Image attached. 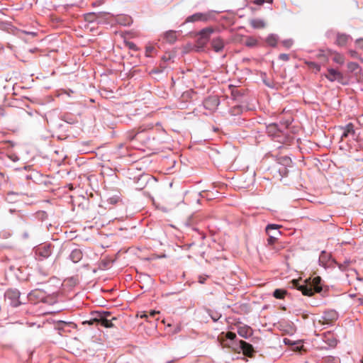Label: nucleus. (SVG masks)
<instances>
[{
    "label": "nucleus",
    "mask_w": 363,
    "mask_h": 363,
    "mask_svg": "<svg viewBox=\"0 0 363 363\" xmlns=\"http://www.w3.org/2000/svg\"><path fill=\"white\" fill-rule=\"evenodd\" d=\"M222 335H224V337L226 340H230V341H236V334L233 332H228L226 333H222Z\"/></svg>",
    "instance_id": "nucleus-29"
},
{
    "label": "nucleus",
    "mask_w": 363,
    "mask_h": 363,
    "mask_svg": "<svg viewBox=\"0 0 363 363\" xmlns=\"http://www.w3.org/2000/svg\"><path fill=\"white\" fill-rule=\"evenodd\" d=\"M321 363H340V360L337 357L326 356L323 357Z\"/></svg>",
    "instance_id": "nucleus-25"
},
{
    "label": "nucleus",
    "mask_w": 363,
    "mask_h": 363,
    "mask_svg": "<svg viewBox=\"0 0 363 363\" xmlns=\"http://www.w3.org/2000/svg\"><path fill=\"white\" fill-rule=\"evenodd\" d=\"M267 133L274 137L277 138L279 136V130L277 124H271L267 128Z\"/></svg>",
    "instance_id": "nucleus-22"
},
{
    "label": "nucleus",
    "mask_w": 363,
    "mask_h": 363,
    "mask_svg": "<svg viewBox=\"0 0 363 363\" xmlns=\"http://www.w3.org/2000/svg\"><path fill=\"white\" fill-rule=\"evenodd\" d=\"M159 313V311H151L149 314H145L144 315L141 316L142 318L143 317H145L146 318H155V316Z\"/></svg>",
    "instance_id": "nucleus-36"
},
{
    "label": "nucleus",
    "mask_w": 363,
    "mask_h": 363,
    "mask_svg": "<svg viewBox=\"0 0 363 363\" xmlns=\"http://www.w3.org/2000/svg\"><path fill=\"white\" fill-rule=\"evenodd\" d=\"M213 321H216L218 318H216V316L212 317Z\"/></svg>",
    "instance_id": "nucleus-48"
},
{
    "label": "nucleus",
    "mask_w": 363,
    "mask_h": 363,
    "mask_svg": "<svg viewBox=\"0 0 363 363\" xmlns=\"http://www.w3.org/2000/svg\"><path fill=\"white\" fill-rule=\"evenodd\" d=\"M325 77L330 82L337 81L341 82L343 79L342 74L337 70L330 68L328 69V73L325 74Z\"/></svg>",
    "instance_id": "nucleus-15"
},
{
    "label": "nucleus",
    "mask_w": 363,
    "mask_h": 363,
    "mask_svg": "<svg viewBox=\"0 0 363 363\" xmlns=\"http://www.w3.org/2000/svg\"><path fill=\"white\" fill-rule=\"evenodd\" d=\"M273 0H254L253 3L256 5H263L264 3L272 4Z\"/></svg>",
    "instance_id": "nucleus-35"
},
{
    "label": "nucleus",
    "mask_w": 363,
    "mask_h": 363,
    "mask_svg": "<svg viewBox=\"0 0 363 363\" xmlns=\"http://www.w3.org/2000/svg\"><path fill=\"white\" fill-rule=\"evenodd\" d=\"M82 257L83 252L79 248L72 249L69 256V259L74 263L79 262L82 259Z\"/></svg>",
    "instance_id": "nucleus-19"
},
{
    "label": "nucleus",
    "mask_w": 363,
    "mask_h": 363,
    "mask_svg": "<svg viewBox=\"0 0 363 363\" xmlns=\"http://www.w3.org/2000/svg\"><path fill=\"white\" fill-rule=\"evenodd\" d=\"M333 61L339 65H342L345 62L344 57L337 53L333 57Z\"/></svg>",
    "instance_id": "nucleus-31"
},
{
    "label": "nucleus",
    "mask_w": 363,
    "mask_h": 363,
    "mask_svg": "<svg viewBox=\"0 0 363 363\" xmlns=\"http://www.w3.org/2000/svg\"><path fill=\"white\" fill-rule=\"evenodd\" d=\"M128 48L130 49V50H137V46L135 43L130 42V43H128Z\"/></svg>",
    "instance_id": "nucleus-42"
},
{
    "label": "nucleus",
    "mask_w": 363,
    "mask_h": 363,
    "mask_svg": "<svg viewBox=\"0 0 363 363\" xmlns=\"http://www.w3.org/2000/svg\"><path fill=\"white\" fill-rule=\"evenodd\" d=\"M46 292L43 290L35 289L32 290L28 294V299L29 301L33 303H37L39 302H43V299L45 298Z\"/></svg>",
    "instance_id": "nucleus-11"
},
{
    "label": "nucleus",
    "mask_w": 363,
    "mask_h": 363,
    "mask_svg": "<svg viewBox=\"0 0 363 363\" xmlns=\"http://www.w3.org/2000/svg\"><path fill=\"white\" fill-rule=\"evenodd\" d=\"M96 311H93L91 312V318L89 320H84L82 322V324L83 325H86V324H88L89 325H99V318L94 315V313H96Z\"/></svg>",
    "instance_id": "nucleus-24"
},
{
    "label": "nucleus",
    "mask_w": 363,
    "mask_h": 363,
    "mask_svg": "<svg viewBox=\"0 0 363 363\" xmlns=\"http://www.w3.org/2000/svg\"><path fill=\"white\" fill-rule=\"evenodd\" d=\"M243 111V107L242 106H240V105H236V106H233L229 112L230 113V115L232 116H238V115H240V113H242Z\"/></svg>",
    "instance_id": "nucleus-26"
},
{
    "label": "nucleus",
    "mask_w": 363,
    "mask_h": 363,
    "mask_svg": "<svg viewBox=\"0 0 363 363\" xmlns=\"http://www.w3.org/2000/svg\"><path fill=\"white\" fill-rule=\"evenodd\" d=\"M55 302H56V300L54 296H50V295H47V294L45 295V298L43 301V303H45L49 304V305H52Z\"/></svg>",
    "instance_id": "nucleus-30"
},
{
    "label": "nucleus",
    "mask_w": 363,
    "mask_h": 363,
    "mask_svg": "<svg viewBox=\"0 0 363 363\" xmlns=\"http://www.w3.org/2000/svg\"><path fill=\"white\" fill-rule=\"evenodd\" d=\"M320 265L326 268L330 267L332 263H335V260L332 258L331 255L327 253L325 251H322L318 259Z\"/></svg>",
    "instance_id": "nucleus-13"
},
{
    "label": "nucleus",
    "mask_w": 363,
    "mask_h": 363,
    "mask_svg": "<svg viewBox=\"0 0 363 363\" xmlns=\"http://www.w3.org/2000/svg\"><path fill=\"white\" fill-rule=\"evenodd\" d=\"M279 59L283 61H288L289 60V56L287 54H280L279 56Z\"/></svg>",
    "instance_id": "nucleus-39"
},
{
    "label": "nucleus",
    "mask_w": 363,
    "mask_h": 363,
    "mask_svg": "<svg viewBox=\"0 0 363 363\" xmlns=\"http://www.w3.org/2000/svg\"><path fill=\"white\" fill-rule=\"evenodd\" d=\"M308 67L315 69L316 72L320 71V65L315 62H307Z\"/></svg>",
    "instance_id": "nucleus-32"
},
{
    "label": "nucleus",
    "mask_w": 363,
    "mask_h": 363,
    "mask_svg": "<svg viewBox=\"0 0 363 363\" xmlns=\"http://www.w3.org/2000/svg\"><path fill=\"white\" fill-rule=\"evenodd\" d=\"M290 342H291V341H290L289 340H288V339H286V338H285V339H284V343H285L286 345H287V344H290Z\"/></svg>",
    "instance_id": "nucleus-45"
},
{
    "label": "nucleus",
    "mask_w": 363,
    "mask_h": 363,
    "mask_svg": "<svg viewBox=\"0 0 363 363\" xmlns=\"http://www.w3.org/2000/svg\"><path fill=\"white\" fill-rule=\"evenodd\" d=\"M208 276L203 277V276H199V282L201 284H204L206 280L207 279Z\"/></svg>",
    "instance_id": "nucleus-43"
},
{
    "label": "nucleus",
    "mask_w": 363,
    "mask_h": 363,
    "mask_svg": "<svg viewBox=\"0 0 363 363\" xmlns=\"http://www.w3.org/2000/svg\"><path fill=\"white\" fill-rule=\"evenodd\" d=\"M116 22L121 26H128L132 24L133 19L130 16L122 14L117 16Z\"/></svg>",
    "instance_id": "nucleus-21"
},
{
    "label": "nucleus",
    "mask_w": 363,
    "mask_h": 363,
    "mask_svg": "<svg viewBox=\"0 0 363 363\" xmlns=\"http://www.w3.org/2000/svg\"><path fill=\"white\" fill-rule=\"evenodd\" d=\"M36 258L38 260H43L49 257L52 254L51 245L45 244L38 246L35 251Z\"/></svg>",
    "instance_id": "nucleus-8"
},
{
    "label": "nucleus",
    "mask_w": 363,
    "mask_h": 363,
    "mask_svg": "<svg viewBox=\"0 0 363 363\" xmlns=\"http://www.w3.org/2000/svg\"><path fill=\"white\" fill-rule=\"evenodd\" d=\"M21 293L16 289H8L5 292V298L9 301V304L13 307H18L21 304L20 301Z\"/></svg>",
    "instance_id": "nucleus-5"
},
{
    "label": "nucleus",
    "mask_w": 363,
    "mask_h": 363,
    "mask_svg": "<svg viewBox=\"0 0 363 363\" xmlns=\"http://www.w3.org/2000/svg\"><path fill=\"white\" fill-rule=\"evenodd\" d=\"M321 281L322 279L320 277H315L308 283L299 284L296 281L294 286L298 291H301L304 296H311L313 295L314 293H319L322 291Z\"/></svg>",
    "instance_id": "nucleus-1"
},
{
    "label": "nucleus",
    "mask_w": 363,
    "mask_h": 363,
    "mask_svg": "<svg viewBox=\"0 0 363 363\" xmlns=\"http://www.w3.org/2000/svg\"><path fill=\"white\" fill-rule=\"evenodd\" d=\"M155 50L154 47L150 46L146 48V55L147 57H151L152 52Z\"/></svg>",
    "instance_id": "nucleus-37"
},
{
    "label": "nucleus",
    "mask_w": 363,
    "mask_h": 363,
    "mask_svg": "<svg viewBox=\"0 0 363 363\" xmlns=\"http://www.w3.org/2000/svg\"><path fill=\"white\" fill-rule=\"evenodd\" d=\"M361 304H363V300H362V301H361Z\"/></svg>",
    "instance_id": "nucleus-51"
},
{
    "label": "nucleus",
    "mask_w": 363,
    "mask_h": 363,
    "mask_svg": "<svg viewBox=\"0 0 363 363\" xmlns=\"http://www.w3.org/2000/svg\"><path fill=\"white\" fill-rule=\"evenodd\" d=\"M234 350L236 351L239 350L238 352L242 351L244 355L248 357H252L255 352L252 345L244 340H239Z\"/></svg>",
    "instance_id": "nucleus-10"
},
{
    "label": "nucleus",
    "mask_w": 363,
    "mask_h": 363,
    "mask_svg": "<svg viewBox=\"0 0 363 363\" xmlns=\"http://www.w3.org/2000/svg\"><path fill=\"white\" fill-rule=\"evenodd\" d=\"M335 264L340 270L342 271H345L346 269V268L347 267V266L349 265L350 264V261L348 260H346L344 264H340V263H338L335 261V262L334 263Z\"/></svg>",
    "instance_id": "nucleus-33"
},
{
    "label": "nucleus",
    "mask_w": 363,
    "mask_h": 363,
    "mask_svg": "<svg viewBox=\"0 0 363 363\" xmlns=\"http://www.w3.org/2000/svg\"><path fill=\"white\" fill-rule=\"evenodd\" d=\"M118 201V199L116 197H111L108 199V202L111 204L116 203Z\"/></svg>",
    "instance_id": "nucleus-41"
},
{
    "label": "nucleus",
    "mask_w": 363,
    "mask_h": 363,
    "mask_svg": "<svg viewBox=\"0 0 363 363\" xmlns=\"http://www.w3.org/2000/svg\"><path fill=\"white\" fill-rule=\"evenodd\" d=\"M323 341L330 347H335L337 344V340L334 333L326 332L322 335Z\"/></svg>",
    "instance_id": "nucleus-14"
},
{
    "label": "nucleus",
    "mask_w": 363,
    "mask_h": 363,
    "mask_svg": "<svg viewBox=\"0 0 363 363\" xmlns=\"http://www.w3.org/2000/svg\"><path fill=\"white\" fill-rule=\"evenodd\" d=\"M277 36L273 34L269 35L267 38V43L272 47H275L277 45Z\"/></svg>",
    "instance_id": "nucleus-27"
},
{
    "label": "nucleus",
    "mask_w": 363,
    "mask_h": 363,
    "mask_svg": "<svg viewBox=\"0 0 363 363\" xmlns=\"http://www.w3.org/2000/svg\"><path fill=\"white\" fill-rule=\"evenodd\" d=\"M150 181L154 182L155 179L151 177L149 174H141L138 177L134 178V188L136 190H142Z\"/></svg>",
    "instance_id": "nucleus-9"
},
{
    "label": "nucleus",
    "mask_w": 363,
    "mask_h": 363,
    "mask_svg": "<svg viewBox=\"0 0 363 363\" xmlns=\"http://www.w3.org/2000/svg\"><path fill=\"white\" fill-rule=\"evenodd\" d=\"M232 94L234 97H236V96L240 95V92L238 90L233 91Z\"/></svg>",
    "instance_id": "nucleus-44"
},
{
    "label": "nucleus",
    "mask_w": 363,
    "mask_h": 363,
    "mask_svg": "<svg viewBox=\"0 0 363 363\" xmlns=\"http://www.w3.org/2000/svg\"><path fill=\"white\" fill-rule=\"evenodd\" d=\"M213 33L214 29L212 27H206L201 29L197 34V45L199 47L204 48Z\"/></svg>",
    "instance_id": "nucleus-3"
},
{
    "label": "nucleus",
    "mask_w": 363,
    "mask_h": 363,
    "mask_svg": "<svg viewBox=\"0 0 363 363\" xmlns=\"http://www.w3.org/2000/svg\"><path fill=\"white\" fill-rule=\"evenodd\" d=\"M351 40L352 38L350 35L345 33H337L335 43L338 46H345Z\"/></svg>",
    "instance_id": "nucleus-18"
},
{
    "label": "nucleus",
    "mask_w": 363,
    "mask_h": 363,
    "mask_svg": "<svg viewBox=\"0 0 363 363\" xmlns=\"http://www.w3.org/2000/svg\"><path fill=\"white\" fill-rule=\"evenodd\" d=\"M339 129L341 130V140L347 138H351L354 140L357 139V135L354 130V125L352 123H349L344 126H340Z\"/></svg>",
    "instance_id": "nucleus-6"
},
{
    "label": "nucleus",
    "mask_w": 363,
    "mask_h": 363,
    "mask_svg": "<svg viewBox=\"0 0 363 363\" xmlns=\"http://www.w3.org/2000/svg\"><path fill=\"white\" fill-rule=\"evenodd\" d=\"M237 333L240 337L247 339L252 335V330L246 325H239L238 326Z\"/></svg>",
    "instance_id": "nucleus-17"
},
{
    "label": "nucleus",
    "mask_w": 363,
    "mask_h": 363,
    "mask_svg": "<svg viewBox=\"0 0 363 363\" xmlns=\"http://www.w3.org/2000/svg\"><path fill=\"white\" fill-rule=\"evenodd\" d=\"M91 16H92V14H91V13H89V14L88 15V16L86 17V19H89V18H88V17Z\"/></svg>",
    "instance_id": "nucleus-50"
},
{
    "label": "nucleus",
    "mask_w": 363,
    "mask_h": 363,
    "mask_svg": "<svg viewBox=\"0 0 363 363\" xmlns=\"http://www.w3.org/2000/svg\"><path fill=\"white\" fill-rule=\"evenodd\" d=\"M356 46L363 50V38H359L355 42Z\"/></svg>",
    "instance_id": "nucleus-38"
},
{
    "label": "nucleus",
    "mask_w": 363,
    "mask_h": 363,
    "mask_svg": "<svg viewBox=\"0 0 363 363\" xmlns=\"http://www.w3.org/2000/svg\"><path fill=\"white\" fill-rule=\"evenodd\" d=\"M211 45L213 50L216 52H221L225 46L224 40L219 36L213 38L211 41Z\"/></svg>",
    "instance_id": "nucleus-16"
},
{
    "label": "nucleus",
    "mask_w": 363,
    "mask_h": 363,
    "mask_svg": "<svg viewBox=\"0 0 363 363\" xmlns=\"http://www.w3.org/2000/svg\"><path fill=\"white\" fill-rule=\"evenodd\" d=\"M163 40L167 43L173 44L177 40V33L174 30H168L163 35Z\"/></svg>",
    "instance_id": "nucleus-20"
},
{
    "label": "nucleus",
    "mask_w": 363,
    "mask_h": 363,
    "mask_svg": "<svg viewBox=\"0 0 363 363\" xmlns=\"http://www.w3.org/2000/svg\"><path fill=\"white\" fill-rule=\"evenodd\" d=\"M347 67L352 72H354L359 69V65L357 62H352L348 63Z\"/></svg>",
    "instance_id": "nucleus-34"
},
{
    "label": "nucleus",
    "mask_w": 363,
    "mask_h": 363,
    "mask_svg": "<svg viewBox=\"0 0 363 363\" xmlns=\"http://www.w3.org/2000/svg\"><path fill=\"white\" fill-rule=\"evenodd\" d=\"M99 318V325H101L105 328H113V324L112 323V320H116L115 318L112 319H108L111 316V313L108 311H103V312H96L94 313Z\"/></svg>",
    "instance_id": "nucleus-7"
},
{
    "label": "nucleus",
    "mask_w": 363,
    "mask_h": 363,
    "mask_svg": "<svg viewBox=\"0 0 363 363\" xmlns=\"http://www.w3.org/2000/svg\"><path fill=\"white\" fill-rule=\"evenodd\" d=\"M283 45L289 48L292 45V40H286L283 42Z\"/></svg>",
    "instance_id": "nucleus-40"
},
{
    "label": "nucleus",
    "mask_w": 363,
    "mask_h": 363,
    "mask_svg": "<svg viewBox=\"0 0 363 363\" xmlns=\"http://www.w3.org/2000/svg\"><path fill=\"white\" fill-rule=\"evenodd\" d=\"M23 236L24 238H28L29 235H28V233H24Z\"/></svg>",
    "instance_id": "nucleus-46"
},
{
    "label": "nucleus",
    "mask_w": 363,
    "mask_h": 363,
    "mask_svg": "<svg viewBox=\"0 0 363 363\" xmlns=\"http://www.w3.org/2000/svg\"><path fill=\"white\" fill-rule=\"evenodd\" d=\"M338 318V313L333 309H328L323 312L322 315L323 324H332Z\"/></svg>",
    "instance_id": "nucleus-12"
},
{
    "label": "nucleus",
    "mask_w": 363,
    "mask_h": 363,
    "mask_svg": "<svg viewBox=\"0 0 363 363\" xmlns=\"http://www.w3.org/2000/svg\"><path fill=\"white\" fill-rule=\"evenodd\" d=\"M215 12L213 11H209L204 13H195L188 16L185 21L186 23H194L196 21L207 22L214 19Z\"/></svg>",
    "instance_id": "nucleus-2"
},
{
    "label": "nucleus",
    "mask_w": 363,
    "mask_h": 363,
    "mask_svg": "<svg viewBox=\"0 0 363 363\" xmlns=\"http://www.w3.org/2000/svg\"><path fill=\"white\" fill-rule=\"evenodd\" d=\"M272 233H276L275 229H272Z\"/></svg>",
    "instance_id": "nucleus-49"
},
{
    "label": "nucleus",
    "mask_w": 363,
    "mask_h": 363,
    "mask_svg": "<svg viewBox=\"0 0 363 363\" xmlns=\"http://www.w3.org/2000/svg\"><path fill=\"white\" fill-rule=\"evenodd\" d=\"M213 321H216L218 318H216V316L212 317Z\"/></svg>",
    "instance_id": "nucleus-47"
},
{
    "label": "nucleus",
    "mask_w": 363,
    "mask_h": 363,
    "mask_svg": "<svg viewBox=\"0 0 363 363\" xmlns=\"http://www.w3.org/2000/svg\"><path fill=\"white\" fill-rule=\"evenodd\" d=\"M285 294H286V291L282 289H276L273 293V296L276 298H279V299L284 298Z\"/></svg>",
    "instance_id": "nucleus-28"
},
{
    "label": "nucleus",
    "mask_w": 363,
    "mask_h": 363,
    "mask_svg": "<svg viewBox=\"0 0 363 363\" xmlns=\"http://www.w3.org/2000/svg\"><path fill=\"white\" fill-rule=\"evenodd\" d=\"M250 25L254 28H263L265 26V23L263 20L259 18H254L250 21Z\"/></svg>",
    "instance_id": "nucleus-23"
},
{
    "label": "nucleus",
    "mask_w": 363,
    "mask_h": 363,
    "mask_svg": "<svg viewBox=\"0 0 363 363\" xmlns=\"http://www.w3.org/2000/svg\"><path fill=\"white\" fill-rule=\"evenodd\" d=\"M279 228L280 225L277 224H268L267 225L265 230L269 236L267 240L268 245H274L278 239L277 235L281 234V232L279 230Z\"/></svg>",
    "instance_id": "nucleus-4"
}]
</instances>
